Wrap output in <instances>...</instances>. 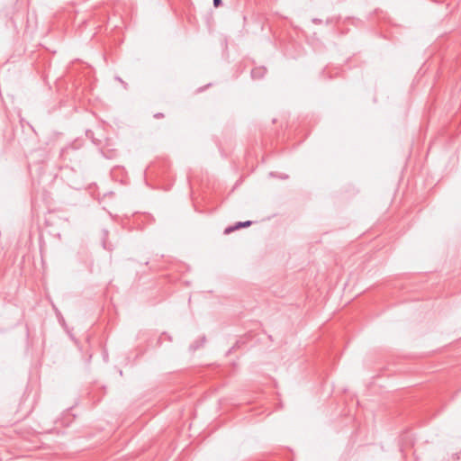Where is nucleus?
<instances>
[{
	"label": "nucleus",
	"instance_id": "1",
	"mask_svg": "<svg viewBox=\"0 0 461 461\" xmlns=\"http://www.w3.org/2000/svg\"><path fill=\"white\" fill-rule=\"evenodd\" d=\"M251 224H252V221H239L235 225L230 226V227L226 228L225 230H224V233L228 234V233H230V232H232V231H234L236 230L240 229V228L249 227Z\"/></svg>",
	"mask_w": 461,
	"mask_h": 461
},
{
	"label": "nucleus",
	"instance_id": "2",
	"mask_svg": "<svg viewBox=\"0 0 461 461\" xmlns=\"http://www.w3.org/2000/svg\"><path fill=\"white\" fill-rule=\"evenodd\" d=\"M266 69L264 68H257L252 69L251 76L253 78H261L264 77Z\"/></svg>",
	"mask_w": 461,
	"mask_h": 461
},
{
	"label": "nucleus",
	"instance_id": "3",
	"mask_svg": "<svg viewBox=\"0 0 461 461\" xmlns=\"http://www.w3.org/2000/svg\"><path fill=\"white\" fill-rule=\"evenodd\" d=\"M103 247L104 249L112 250V248L106 243L105 240L103 241Z\"/></svg>",
	"mask_w": 461,
	"mask_h": 461
},
{
	"label": "nucleus",
	"instance_id": "5",
	"mask_svg": "<svg viewBox=\"0 0 461 461\" xmlns=\"http://www.w3.org/2000/svg\"><path fill=\"white\" fill-rule=\"evenodd\" d=\"M155 118L160 119L164 117V114L162 113H158L154 115Z\"/></svg>",
	"mask_w": 461,
	"mask_h": 461
},
{
	"label": "nucleus",
	"instance_id": "4",
	"mask_svg": "<svg viewBox=\"0 0 461 461\" xmlns=\"http://www.w3.org/2000/svg\"><path fill=\"white\" fill-rule=\"evenodd\" d=\"M221 5V0H213V5L219 7Z\"/></svg>",
	"mask_w": 461,
	"mask_h": 461
}]
</instances>
